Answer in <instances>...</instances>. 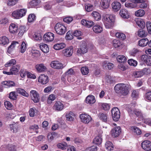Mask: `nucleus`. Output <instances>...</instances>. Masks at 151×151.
Wrapping results in <instances>:
<instances>
[{
  "label": "nucleus",
  "instance_id": "nucleus-20",
  "mask_svg": "<svg viewBox=\"0 0 151 151\" xmlns=\"http://www.w3.org/2000/svg\"><path fill=\"white\" fill-rule=\"evenodd\" d=\"M112 7L115 11L119 10L121 7V4L117 1H115L112 4Z\"/></svg>",
  "mask_w": 151,
  "mask_h": 151
},
{
  "label": "nucleus",
  "instance_id": "nucleus-36",
  "mask_svg": "<svg viewBox=\"0 0 151 151\" xmlns=\"http://www.w3.org/2000/svg\"><path fill=\"white\" fill-rule=\"evenodd\" d=\"M136 23L137 25L142 29L144 28L145 27V23L142 19H137L136 21Z\"/></svg>",
  "mask_w": 151,
  "mask_h": 151
},
{
  "label": "nucleus",
  "instance_id": "nucleus-63",
  "mask_svg": "<svg viewBox=\"0 0 151 151\" xmlns=\"http://www.w3.org/2000/svg\"><path fill=\"white\" fill-rule=\"evenodd\" d=\"M19 48L22 53H23L27 49L26 44L24 42H22Z\"/></svg>",
  "mask_w": 151,
  "mask_h": 151
},
{
  "label": "nucleus",
  "instance_id": "nucleus-53",
  "mask_svg": "<svg viewBox=\"0 0 151 151\" xmlns=\"http://www.w3.org/2000/svg\"><path fill=\"white\" fill-rule=\"evenodd\" d=\"M18 1V0H7V5L8 6H12L15 5Z\"/></svg>",
  "mask_w": 151,
  "mask_h": 151
},
{
  "label": "nucleus",
  "instance_id": "nucleus-34",
  "mask_svg": "<svg viewBox=\"0 0 151 151\" xmlns=\"http://www.w3.org/2000/svg\"><path fill=\"white\" fill-rule=\"evenodd\" d=\"M16 89L17 92L21 95L27 97L29 96V93H27L24 89L17 88Z\"/></svg>",
  "mask_w": 151,
  "mask_h": 151
},
{
  "label": "nucleus",
  "instance_id": "nucleus-62",
  "mask_svg": "<svg viewBox=\"0 0 151 151\" xmlns=\"http://www.w3.org/2000/svg\"><path fill=\"white\" fill-rule=\"evenodd\" d=\"M116 37L122 40H124L126 38L124 34L120 32H117L116 33Z\"/></svg>",
  "mask_w": 151,
  "mask_h": 151
},
{
  "label": "nucleus",
  "instance_id": "nucleus-37",
  "mask_svg": "<svg viewBox=\"0 0 151 151\" xmlns=\"http://www.w3.org/2000/svg\"><path fill=\"white\" fill-rule=\"evenodd\" d=\"M102 142V139L101 135L95 137L93 141V143L96 145H100Z\"/></svg>",
  "mask_w": 151,
  "mask_h": 151
},
{
  "label": "nucleus",
  "instance_id": "nucleus-60",
  "mask_svg": "<svg viewBox=\"0 0 151 151\" xmlns=\"http://www.w3.org/2000/svg\"><path fill=\"white\" fill-rule=\"evenodd\" d=\"M36 17L35 15L32 14H30L28 17V20L29 22H31L36 19Z\"/></svg>",
  "mask_w": 151,
  "mask_h": 151
},
{
  "label": "nucleus",
  "instance_id": "nucleus-44",
  "mask_svg": "<svg viewBox=\"0 0 151 151\" xmlns=\"http://www.w3.org/2000/svg\"><path fill=\"white\" fill-rule=\"evenodd\" d=\"M16 63V61L14 59H12L9 61L5 64V66L6 67L11 66L15 65Z\"/></svg>",
  "mask_w": 151,
  "mask_h": 151
},
{
  "label": "nucleus",
  "instance_id": "nucleus-57",
  "mask_svg": "<svg viewBox=\"0 0 151 151\" xmlns=\"http://www.w3.org/2000/svg\"><path fill=\"white\" fill-rule=\"evenodd\" d=\"M19 33L18 34L19 35H22L27 30V29L24 26H20L19 29Z\"/></svg>",
  "mask_w": 151,
  "mask_h": 151
},
{
  "label": "nucleus",
  "instance_id": "nucleus-52",
  "mask_svg": "<svg viewBox=\"0 0 151 151\" xmlns=\"http://www.w3.org/2000/svg\"><path fill=\"white\" fill-rule=\"evenodd\" d=\"M103 66L105 67L107 66L108 69L110 70L113 68L114 65L111 63H107L106 61H104L103 63Z\"/></svg>",
  "mask_w": 151,
  "mask_h": 151
},
{
  "label": "nucleus",
  "instance_id": "nucleus-21",
  "mask_svg": "<svg viewBox=\"0 0 151 151\" xmlns=\"http://www.w3.org/2000/svg\"><path fill=\"white\" fill-rule=\"evenodd\" d=\"M87 52V48L85 45H81L80 48L78 49L77 52L78 55H79L82 54H83Z\"/></svg>",
  "mask_w": 151,
  "mask_h": 151
},
{
  "label": "nucleus",
  "instance_id": "nucleus-40",
  "mask_svg": "<svg viewBox=\"0 0 151 151\" xmlns=\"http://www.w3.org/2000/svg\"><path fill=\"white\" fill-rule=\"evenodd\" d=\"M125 6L126 7L130 9L135 7L136 5L134 3L131 1L126 2L125 3Z\"/></svg>",
  "mask_w": 151,
  "mask_h": 151
},
{
  "label": "nucleus",
  "instance_id": "nucleus-5",
  "mask_svg": "<svg viewBox=\"0 0 151 151\" xmlns=\"http://www.w3.org/2000/svg\"><path fill=\"white\" fill-rule=\"evenodd\" d=\"M113 119L115 121H118L120 118V112L119 109L116 107L113 108L111 110Z\"/></svg>",
  "mask_w": 151,
  "mask_h": 151
},
{
  "label": "nucleus",
  "instance_id": "nucleus-4",
  "mask_svg": "<svg viewBox=\"0 0 151 151\" xmlns=\"http://www.w3.org/2000/svg\"><path fill=\"white\" fill-rule=\"evenodd\" d=\"M54 28L56 33L60 35L64 34L67 31L65 26L60 23H57L55 24Z\"/></svg>",
  "mask_w": 151,
  "mask_h": 151
},
{
  "label": "nucleus",
  "instance_id": "nucleus-43",
  "mask_svg": "<svg viewBox=\"0 0 151 151\" xmlns=\"http://www.w3.org/2000/svg\"><path fill=\"white\" fill-rule=\"evenodd\" d=\"M68 146L67 144L65 142H63L58 143L57 145V147L62 150L66 149Z\"/></svg>",
  "mask_w": 151,
  "mask_h": 151
},
{
  "label": "nucleus",
  "instance_id": "nucleus-17",
  "mask_svg": "<svg viewBox=\"0 0 151 151\" xmlns=\"http://www.w3.org/2000/svg\"><path fill=\"white\" fill-rule=\"evenodd\" d=\"M35 68L39 73L43 72L47 70L46 67L43 63L37 64L35 66Z\"/></svg>",
  "mask_w": 151,
  "mask_h": 151
},
{
  "label": "nucleus",
  "instance_id": "nucleus-32",
  "mask_svg": "<svg viewBox=\"0 0 151 151\" xmlns=\"http://www.w3.org/2000/svg\"><path fill=\"white\" fill-rule=\"evenodd\" d=\"M66 45L64 43H58L54 45L53 47L55 50H58L63 48Z\"/></svg>",
  "mask_w": 151,
  "mask_h": 151
},
{
  "label": "nucleus",
  "instance_id": "nucleus-54",
  "mask_svg": "<svg viewBox=\"0 0 151 151\" xmlns=\"http://www.w3.org/2000/svg\"><path fill=\"white\" fill-rule=\"evenodd\" d=\"M9 98L12 100H16L17 98V95L15 91H12L9 94Z\"/></svg>",
  "mask_w": 151,
  "mask_h": 151
},
{
  "label": "nucleus",
  "instance_id": "nucleus-48",
  "mask_svg": "<svg viewBox=\"0 0 151 151\" xmlns=\"http://www.w3.org/2000/svg\"><path fill=\"white\" fill-rule=\"evenodd\" d=\"M86 11L90 12L93 10L94 8L93 6L90 4H86L85 6Z\"/></svg>",
  "mask_w": 151,
  "mask_h": 151
},
{
  "label": "nucleus",
  "instance_id": "nucleus-11",
  "mask_svg": "<svg viewBox=\"0 0 151 151\" xmlns=\"http://www.w3.org/2000/svg\"><path fill=\"white\" fill-rule=\"evenodd\" d=\"M121 132V127H116L111 130V134L113 137H116L119 136Z\"/></svg>",
  "mask_w": 151,
  "mask_h": 151
},
{
  "label": "nucleus",
  "instance_id": "nucleus-30",
  "mask_svg": "<svg viewBox=\"0 0 151 151\" xmlns=\"http://www.w3.org/2000/svg\"><path fill=\"white\" fill-rule=\"evenodd\" d=\"M86 102L88 104L94 103L96 100L94 96L92 95H89L86 98Z\"/></svg>",
  "mask_w": 151,
  "mask_h": 151
},
{
  "label": "nucleus",
  "instance_id": "nucleus-41",
  "mask_svg": "<svg viewBox=\"0 0 151 151\" xmlns=\"http://www.w3.org/2000/svg\"><path fill=\"white\" fill-rule=\"evenodd\" d=\"M118 62L120 63H124L127 60V59L125 56L123 55H119L117 57Z\"/></svg>",
  "mask_w": 151,
  "mask_h": 151
},
{
  "label": "nucleus",
  "instance_id": "nucleus-50",
  "mask_svg": "<svg viewBox=\"0 0 151 151\" xmlns=\"http://www.w3.org/2000/svg\"><path fill=\"white\" fill-rule=\"evenodd\" d=\"M73 33L72 31H69L66 34L65 37L66 39L68 40L72 39L73 38Z\"/></svg>",
  "mask_w": 151,
  "mask_h": 151
},
{
  "label": "nucleus",
  "instance_id": "nucleus-42",
  "mask_svg": "<svg viewBox=\"0 0 151 151\" xmlns=\"http://www.w3.org/2000/svg\"><path fill=\"white\" fill-rule=\"evenodd\" d=\"M99 117L100 119L102 121L105 122L107 121V117L106 114L101 113L99 114Z\"/></svg>",
  "mask_w": 151,
  "mask_h": 151
},
{
  "label": "nucleus",
  "instance_id": "nucleus-47",
  "mask_svg": "<svg viewBox=\"0 0 151 151\" xmlns=\"http://www.w3.org/2000/svg\"><path fill=\"white\" fill-rule=\"evenodd\" d=\"M12 17L14 18L19 19L22 18L18 10L14 11L12 14Z\"/></svg>",
  "mask_w": 151,
  "mask_h": 151
},
{
  "label": "nucleus",
  "instance_id": "nucleus-27",
  "mask_svg": "<svg viewBox=\"0 0 151 151\" xmlns=\"http://www.w3.org/2000/svg\"><path fill=\"white\" fill-rule=\"evenodd\" d=\"M93 32L96 33H101L103 30L102 27L98 24H95L92 28Z\"/></svg>",
  "mask_w": 151,
  "mask_h": 151
},
{
  "label": "nucleus",
  "instance_id": "nucleus-10",
  "mask_svg": "<svg viewBox=\"0 0 151 151\" xmlns=\"http://www.w3.org/2000/svg\"><path fill=\"white\" fill-rule=\"evenodd\" d=\"M19 43L18 42L16 41H13L11 45L8 47L7 52L10 54H12L16 47H19Z\"/></svg>",
  "mask_w": 151,
  "mask_h": 151
},
{
  "label": "nucleus",
  "instance_id": "nucleus-59",
  "mask_svg": "<svg viewBox=\"0 0 151 151\" xmlns=\"http://www.w3.org/2000/svg\"><path fill=\"white\" fill-rule=\"evenodd\" d=\"M34 39L35 40H42V35L40 33L36 32L33 36Z\"/></svg>",
  "mask_w": 151,
  "mask_h": 151
},
{
  "label": "nucleus",
  "instance_id": "nucleus-14",
  "mask_svg": "<svg viewBox=\"0 0 151 151\" xmlns=\"http://www.w3.org/2000/svg\"><path fill=\"white\" fill-rule=\"evenodd\" d=\"M54 35L51 32H48L45 34L43 36V40H44L50 42L52 41L54 39Z\"/></svg>",
  "mask_w": 151,
  "mask_h": 151
},
{
  "label": "nucleus",
  "instance_id": "nucleus-38",
  "mask_svg": "<svg viewBox=\"0 0 151 151\" xmlns=\"http://www.w3.org/2000/svg\"><path fill=\"white\" fill-rule=\"evenodd\" d=\"M99 106L105 111L109 110L110 108V105L106 103H100L99 104Z\"/></svg>",
  "mask_w": 151,
  "mask_h": 151
},
{
  "label": "nucleus",
  "instance_id": "nucleus-55",
  "mask_svg": "<svg viewBox=\"0 0 151 151\" xmlns=\"http://www.w3.org/2000/svg\"><path fill=\"white\" fill-rule=\"evenodd\" d=\"M132 130L134 133L137 135H140L142 133L141 130L139 128L135 127H132Z\"/></svg>",
  "mask_w": 151,
  "mask_h": 151
},
{
  "label": "nucleus",
  "instance_id": "nucleus-16",
  "mask_svg": "<svg viewBox=\"0 0 151 151\" xmlns=\"http://www.w3.org/2000/svg\"><path fill=\"white\" fill-rule=\"evenodd\" d=\"M141 59L147 65L151 66V57L146 55H143L141 56Z\"/></svg>",
  "mask_w": 151,
  "mask_h": 151
},
{
  "label": "nucleus",
  "instance_id": "nucleus-24",
  "mask_svg": "<svg viewBox=\"0 0 151 151\" xmlns=\"http://www.w3.org/2000/svg\"><path fill=\"white\" fill-rule=\"evenodd\" d=\"M9 30L11 33L15 34L17 32V26L14 23L11 24L9 26Z\"/></svg>",
  "mask_w": 151,
  "mask_h": 151
},
{
  "label": "nucleus",
  "instance_id": "nucleus-7",
  "mask_svg": "<svg viewBox=\"0 0 151 151\" xmlns=\"http://www.w3.org/2000/svg\"><path fill=\"white\" fill-rule=\"evenodd\" d=\"M79 117L81 121L85 124L88 123L92 119L91 117L89 115L85 113L80 114Z\"/></svg>",
  "mask_w": 151,
  "mask_h": 151
},
{
  "label": "nucleus",
  "instance_id": "nucleus-35",
  "mask_svg": "<svg viewBox=\"0 0 151 151\" xmlns=\"http://www.w3.org/2000/svg\"><path fill=\"white\" fill-rule=\"evenodd\" d=\"M75 116L74 114L72 112H70L69 114L66 115V120L70 121H73Z\"/></svg>",
  "mask_w": 151,
  "mask_h": 151
},
{
  "label": "nucleus",
  "instance_id": "nucleus-13",
  "mask_svg": "<svg viewBox=\"0 0 151 151\" xmlns=\"http://www.w3.org/2000/svg\"><path fill=\"white\" fill-rule=\"evenodd\" d=\"M50 65L52 68L57 69H62L64 67L61 63L58 61H52Z\"/></svg>",
  "mask_w": 151,
  "mask_h": 151
},
{
  "label": "nucleus",
  "instance_id": "nucleus-26",
  "mask_svg": "<svg viewBox=\"0 0 151 151\" xmlns=\"http://www.w3.org/2000/svg\"><path fill=\"white\" fill-rule=\"evenodd\" d=\"M40 50L44 52L47 53L49 51V48L47 45L41 43L40 45Z\"/></svg>",
  "mask_w": 151,
  "mask_h": 151
},
{
  "label": "nucleus",
  "instance_id": "nucleus-46",
  "mask_svg": "<svg viewBox=\"0 0 151 151\" xmlns=\"http://www.w3.org/2000/svg\"><path fill=\"white\" fill-rule=\"evenodd\" d=\"M105 146L106 149L109 151L113 150L114 148L112 143L109 141L106 142L105 144Z\"/></svg>",
  "mask_w": 151,
  "mask_h": 151
},
{
  "label": "nucleus",
  "instance_id": "nucleus-56",
  "mask_svg": "<svg viewBox=\"0 0 151 151\" xmlns=\"http://www.w3.org/2000/svg\"><path fill=\"white\" fill-rule=\"evenodd\" d=\"M81 71L83 75H86L89 72V69L87 67H83L81 68Z\"/></svg>",
  "mask_w": 151,
  "mask_h": 151
},
{
  "label": "nucleus",
  "instance_id": "nucleus-28",
  "mask_svg": "<svg viewBox=\"0 0 151 151\" xmlns=\"http://www.w3.org/2000/svg\"><path fill=\"white\" fill-rule=\"evenodd\" d=\"M149 43V40L147 38H145L140 40L139 41V45L142 47L146 46Z\"/></svg>",
  "mask_w": 151,
  "mask_h": 151
},
{
  "label": "nucleus",
  "instance_id": "nucleus-61",
  "mask_svg": "<svg viewBox=\"0 0 151 151\" xmlns=\"http://www.w3.org/2000/svg\"><path fill=\"white\" fill-rule=\"evenodd\" d=\"M38 0H32L29 2L28 6L30 7H34L38 5Z\"/></svg>",
  "mask_w": 151,
  "mask_h": 151
},
{
  "label": "nucleus",
  "instance_id": "nucleus-18",
  "mask_svg": "<svg viewBox=\"0 0 151 151\" xmlns=\"http://www.w3.org/2000/svg\"><path fill=\"white\" fill-rule=\"evenodd\" d=\"M1 84L2 86H4L7 88L12 87L15 86V83L12 81H3L1 82Z\"/></svg>",
  "mask_w": 151,
  "mask_h": 151
},
{
  "label": "nucleus",
  "instance_id": "nucleus-49",
  "mask_svg": "<svg viewBox=\"0 0 151 151\" xmlns=\"http://www.w3.org/2000/svg\"><path fill=\"white\" fill-rule=\"evenodd\" d=\"M54 5L52 1H50L45 4L44 8L46 10H50L52 8Z\"/></svg>",
  "mask_w": 151,
  "mask_h": 151
},
{
  "label": "nucleus",
  "instance_id": "nucleus-51",
  "mask_svg": "<svg viewBox=\"0 0 151 151\" xmlns=\"http://www.w3.org/2000/svg\"><path fill=\"white\" fill-rule=\"evenodd\" d=\"M145 14V11L142 9H139L136 11L135 13V16L138 17H142Z\"/></svg>",
  "mask_w": 151,
  "mask_h": 151
},
{
  "label": "nucleus",
  "instance_id": "nucleus-25",
  "mask_svg": "<svg viewBox=\"0 0 151 151\" xmlns=\"http://www.w3.org/2000/svg\"><path fill=\"white\" fill-rule=\"evenodd\" d=\"M119 14L120 16L124 18L127 19L129 18V13L128 11L124 9H123L120 10L119 12Z\"/></svg>",
  "mask_w": 151,
  "mask_h": 151
},
{
  "label": "nucleus",
  "instance_id": "nucleus-19",
  "mask_svg": "<svg viewBox=\"0 0 151 151\" xmlns=\"http://www.w3.org/2000/svg\"><path fill=\"white\" fill-rule=\"evenodd\" d=\"M63 104L59 101H57L54 104L53 108V109L58 111H61L63 109Z\"/></svg>",
  "mask_w": 151,
  "mask_h": 151
},
{
  "label": "nucleus",
  "instance_id": "nucleus-1",
  "mask_svg": "<svg viewBox=\"0 0 151 151\" xmlns=\"http://www.w3.org/2000/svg\"><path fill=\"white\" fill-rule=\"evenodd\" d=\"M134 105L132 104L127 105L126 109L130 116H131L133 113H134L136 116L138 117V119L139 121H141L143 119L142 113L141 111L139 109H136L134 110Z\"/></svg>",
  "mask_w": 151,
  "mask_h": 151
},
{
  "label": "nucleus",
  "instance_id": "nucleus-2",
  "mask_svg": "<svg viewBox=\"0 0 151 151\" xmlns=\"http://www.w3.org/2000/svg\"><path fill=\"white\" fill-rule=\"evenodd\" d=\"M129 85L123 83H119L114 87L115 91L118 93H120L125 96L127 95L129 93L128 88Z\"/></svg>",
  "mask_w": 151,
  "mask_h": 151
},
{
  "label": "nucleus",
  "instance_id": "nucleus-3",
  "mask_svg": "<svg viewBox=\"0 0 151 151\" xmlns=\"http://www.w3.org/2000/svg\"><path fill=\"white\" fill-rule=\"evenodd\" d=\"M115 18V16L112 15L106 14L104 16L102 21L106 28H110L113 26Z\"/></svg>",
  "mask_w": 151,
  "mask_h": 151
},
{
  "label": "nucleus",
  "instance_id": "nucleus-15",
  "mask_svg": "<svg viewBox=\"0 0 151 151\" xmlns=\"http://www.w3.org/2000/svg\"><path fill=\"white\" fill-rule=\"evenodd\" d=\"M73 47L72 46L68 47L63 50V54L66 57L71 56L73 53Z\"/></svg>",
  "mask_w": 151,
  "mask_h": 151
},
{
  "label": "nucleus",
  "instance_id": "nucleus-6",
  "mask_svg": "<svg viewBox=\"0 0 151 151\" xmlns=\"http://www.w3.org/2000/svg\"><path fill=\"white\" fill-rule=\"evenodd\" d=\"M32 100L35 103L39 102L40 96L39 93L35 90H32L30 92Z\"/></svg>",
  "mask_w": 151,
  "mask_h": 151
},
{
  "label": "nucleus",
  "instance_id": "nucleus-45",
  "mask_svg": "<svg viewBox=\"0 0 151 151\" xmlns=\"http://www.w3.org/2000/svg\"><path fill=\"white\" fill-rule=\"evenodd\" d=\"M30 55L33 58H35L40 56V55L39 52L37 50H32Z\"/></svg>",
  "mask_w": 151,
  "mask_h": 151
},
{
  "label": "nucleus",
  "instance_id": "nucleus-31",
  "mask_svg": "<svg viewBox=\"0 0 151 151\" xmlns=\"http://www.w3.org/2000/svg\"><path fill=\"white\" fill-rule=\"evenodd\" d=\"M91 15L96 21L100 20L101 19V15L100 13L96 11H93L91 13Z\"/></svg>",
  "mask_w": 151,
  "mask_h": 151
},
{
  "label": "nucleus",
  "instance_id": "nucleus-58",
  "mask_svg": "<svg viewBox=\"0 0 151 151\" xmlns=\"http://www.w3.org/2000/svg\"><path fill=\"white\" fill-rule=\"evenodd\" d=\"M113 45L115 48H118L122 45V43L119 40H114L113 41Z\"/></svg>",
  "mask_w": 151,
  "mask_h": 151
},
{
  "label": "nucleus",
  "instance_id": "nucleus-9",
  "mask_svg": "<svg viewBox=\"0 0 151 151\" xmlns=\"http://www.w3.org/2000/svg\"><path fill=\"white\" fill-rule=\"evenodd\" d=\"M141 146L144 150L148 151L151 150V142L149 140H144L141 143Z\"/></svg>",
  "mask_w": 151,
  "mask_h": 151
},
{
  "label": "nucleus",
  "instance_id": "nucleus-64",
  "mask_svg": "<svg viewBox=\"0 0 151 151\" xmlns=\"http://www.w3.org/2000/svg\"><path fill=\"white\" fill-rule=\"evenodd\" d=\"M144 98L146 101H151V91L146 93L145 95Z\"/></svg>",
  "mask_w": 151,
  "mask_h": 151
},
{
  "label": "nucleus",
  "instance_id": "nucleus-12",
  "mask_svg": "<svg viewBox=\"0 0 151 151\" xmlns=\"http://www.w3.org/2000/svg\"><path fill=\"white\" fill-rule=\"evenodd\" d=\"M38 81L42 84H45L49 81L48 77L45 74H41L39 76Z\"/></svg>",
  "mask_w": 151,
  "mask_h": 151
},
{
  "label": "nucleus",
  "instance_id": "nucleus-33",
  "mask_svg": "<svg viewBox=\"0 0 151 151\" xmlns=\"http://www.w3.org/2000/svg\"><path fill=\"white\" fill-rule=\"evenodd\" d=\"M20 66L18 65H16V66H13L10 69L12 75H15L19 71V69Z\"/></svg>",
  "mask_w": 151,
  "mask_h": 151
},
{
  "label": "nucleus",
  "instance_id": "nucleus-8",
  "mask_svg": "<svg viewBox=\"0 0 151 151\" xmlns=\"http://www.w3.org/2000/svg\"><path fill=\"white\" fill-rule=\"evenodd\" d=\"M19 122H13L12 124L9 125L10 130L13 133H17L20 127Z\"/></svg>",
  "mask_w": 151,
  "mask_h": 151
},
{
  "label": "nucleus",
  "instance_id": "nucleus-22",
  "mask_svg": "<svg viewBox=\"0 0 151 151\" xmlns=\"http://www.w3.org/2000/svg\"><path fill=\"white\" fill-rule=\"evenodd\" d=\"M110 1L111 0H101L100 6L103 9H107L109 6Z\"/></svg>",
  "mask_w": 151,
  "mask_h": 151
},
{
  "label": "nucleus",
  "instance_id": "nucleus-23",
  "mask_svg": "<svg viewBox=\"0 0 151 151\" xmlns=\"http://www.w3.org/2000/svg\"><path fill=\"white\" fill-rule=\"evenodd\" d=\"M81 23L83 25L86 26L88 27H92L94 24L93 22L91 20H87L86 19H82Z\"/></svg>",
  "mask_w": 151,
  "mask_h": 151
},
{
  "label": "nucleus",
  "instance_id": "nucleus-29",
  "mask_svg": "<svg viewBox=\"0 0 151 151\" xmlns=\"http://www.w3.org/2000/svg\"><path fill=\"white\" fill-rule=\"evenodd\" d=\"M9 43V39L6 36L0 37V44L2 45H7Z\"/></svg>",
  "mask_w": 151,
  "mask_h": 151
},
{
  "label": "nucleus",
  "instance_id": "nucleus-39",
  "mask_svg": "<svg viewBox=\"0 0 151 151\" xmlns=\"http://www.w3.org/2000/svg\"><path fill=\"white\" fill-rule=\"evenodd\" d=\"M56 97L57 96L55 94H50L49 96L47 99V104H51L52 101L55 99Z\"/></svg>",
  "mask_w": 151,
  "mask_h": 151
}]
</instances>
